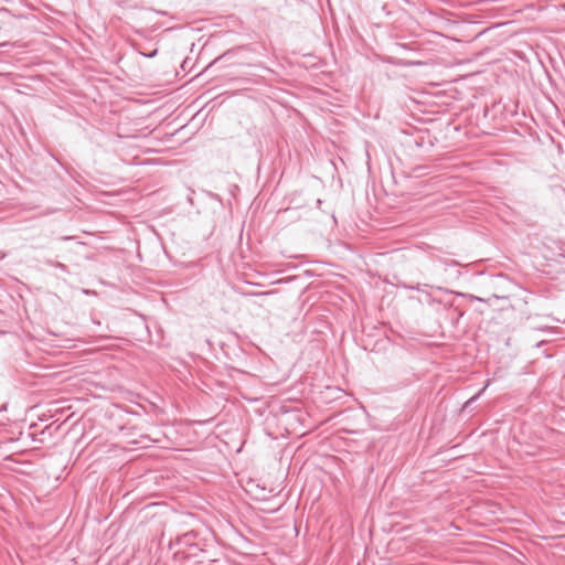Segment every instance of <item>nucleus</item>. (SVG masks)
I'll return each instance as SVG.
<instances>
[{"mask_svg":"<svg viewBox=\"0 0 565 565\" xmlns=\"http://www.w3.org/2000/svg\"><path fill=\"white\" fill-rule=\"evenodd\" d=\"M157 54V50H154L153 52H151L150 54H147L148 57H153L154 55Z\"/></svg>","mask_w":565,"mask_h":565,"instance_id":"f03ea898","label":"nucleus"},{"mask_svg":"<svg viewBox=\"0 0 565 565\" xmlns=\"http://www.w3.org/2000/svg\"><path fill=\"white\" fill-rule=\"evenodd\" d=\"M56 266L60 267V268H63V269L65 268V266L63 264H61V263H57Z\"/></svg>","mask_w":565,"mask_h":565,"instance_id":"7ed1b4c3","label":"nucleus"},{"mask_svg":"<svg viewBox=\"0 0 565 565\" xmlns=\"http://www.w3.org/2000/svg\"><path fill=\"white\" fill-rule=\"evenodd\" d=\"M491 381L488 380L484 384V386L478 392L477 395H475L473 397H471L470 399H468L467 404H471L473 403L475 401L478 399V397L487 390V387L490 385Z\"/></svg>","mask_w":565,"mask_h":565,"instance_id":"f257e3e1","label":"nucleus"}]
</instances>
